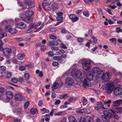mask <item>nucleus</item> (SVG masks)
<instances>
[{
	"label": "nucleus",
	"instance_id": "obj_1",
	"mask_svg": "<svg viewBox=\"0 0 122 122\" xmlns=\"http://www.w3.org/2000/svg\"><path fill=\"white\" fill-rule=\"evenodd\" d=\"M80 62L81 63L83 68L84 70H88L90 69V63L91 62L90 60L84 59H81Z\"/></svg>",
	"mask_w": 122,
	"mask_h": 122
},
{
	"label": "nucleus",
	"instance_id": "obj_2",
	"mask_svg": "<svg viewBox=\"0 0 122 122\" xmlns=\"http://www.w3.org/2000/svg\"><path fill=\"white\" fill-rule=\"evenodd\" d=\"M75 72V76L77 78L81 80L85 76V74L84 71L83 70H73L71 72L72 74Z\"/></svg>",
	"mask_w": 122,
	"mask_h": 122
},
{
	"label": "nucleus",
	"instance_id": "obj_3",
	"mask_svg": "<svg viewBox=\"0 0 122 122\" xmlns=\"http://www.w3.org/2000/svg\"><path fill=\"white\" fill-rule=\"evenodd\" d=\"M114 86V83L112 81H110L102 86L103 90H107L108 93H110L112 91Z\"/></svg>",
	"mask_w": 122,
	"mask_h": 122
},
{
	"label": "nucleus",
	"instance_id": "obj_4",
	"mask_svg": "<svg viewBox=\"0 0 122 122\" xmlns=\"http://www.w3.org/2000/svg\"><path fill=\"white\" fill-rule=\"evenodd\" d=\"M3 51L4 55L5 56H9L10 54L15 53L16 49L15 47L12 46L10 48H5L3 50Z\"/></svg>",
	"mask_w": 122,
	"mask_h": 122
},
{
	"label": "nucleus",
	"instance_id": "obj_5",
	"mask_svg": "<svg viewBox=\"0 0 122 122\" xmlns=\"http://www.w3.org/2000/svg\"><path fill=\"white\" fill-rule=\"evenodd\" d=\"M93 78V75L89 73L88 75H87V79H85L83 82V87L86 88V86H90L91 85V84L90 81L92 80Z\"/></svg>",
	"mask_w": 122,
	"mask_h": 122
},
{
	"label": "nucleus",
	"instance_id": "obj_6",
	"mask_svg": "<svg viewBox=\"0 0 122 122\" xmlns=\"http://www.w3.org/2000/svg\"><path fill=\"white\" fill-rule=\"evenodd\" d=\"M112 116L111 113L107 111H104L101 117L104 122H108L109 119Z\"/></svg>",
	"mask_w": 122,
	"mask_h": 122
},
{
	"label": "nucleus",
	"instance_id": "obj_7",
	"mask_svg": "<svg viewBox=\"0 0 122 122\" xmlns=\"http://www.w3.org/2000/svg\"><path fill=\"white\" fill-rule=\"evenodd\" d=\"M111 76L108 72H106L101 74L100 77L98 79H101L102 82H104L108 81L111 78Z\"/></svg>",
	"mask_w": 122,
	"mask_h": 122
},
{
	"label": "nucleus",
	"instance_id": "obj_8",
	"mask_svg": "<svg viewBox=\"0 0 122 122\" xmlns=\"http://www.w3.org/2000/svg\"><path fill=\"white\" fill-rule=\"evenodd\" d=\"M92 71L93 75L96 76L97 78L100 77V75L102 72L99 68L97 67H94L93 68Z\"/></svg>",
	"mask_w": 122,
	"mask_h": 122
},
{
	"label": "nucleus",
	"instance_id": "obj_9",
	"mask_svg": "<svg viewBox=\"0 0 122 122\" xmlns=\"http://www.w3.org/2000/svg\"><path fill=\"white\" fill-rule=\"evenodd\" d=\"M74 82V80L72 78L68 77L66 79L65 83L66 86H68L67 87L73 85Z\"/></svg>",
	"mask_w": 122,
	"mask_h": 122
},
{
	"label": "nucleus",
	"instance_id": "obj_10",
	"mask_svg": "<svg viewBox=\"0 0 122 122\" xmlns=\"http://www.w3.org/2000/svg\"><path fill=\"white\" fill-rule=\"evenodd\" d=\"M6 97L7 98L4 99V100L5 102L9 101L13 97V93L10 91H8L6 92Z\"/></svg>",
	"mask_w": 122,
	"mask_h": 122
},
{
	"label": "nucleus",
	"instance_id": "obj_11",
	"mask_svg": "<svg viewBox=\"0 0 122 122\" xmlns=\"http://www.w3.org/2000/svg\"><path fill=\"white\" fill-rule=\"evenodd\" d=\"M97 106L94 107L95 109L97 110L102 109V110H105L103 103L101 102H97Z\"/></svg>",
	"mask_w": 122,
	"mask_h": 122
},
{
	"label": "nucleus",
	"instance_id": "obj_12",
	"mask_svg": "<svg viewBox=\"0 0 122 122\" xmlns=\"http://www.w3.org/2000/svg\"><path fill=\"white\" fill-rule=\"evenodd\" d=\"M5 30H8V31L10 33L13 34L17 33V31L15 29L11 28L9 25L6 26L5 28Z\"/></svg>",
	"mask_w": 122,
	"mask_h": 122
},
{
	"label": "nucleus",
	"instance_id": "obj_13",
	"mask_svg": "<svg viewBox=\"0 0 122 122\" xmlns=\"http://www.w3.org/2000/svg\"><path fill=\"white\" fill-rule=\"evenodd\" d=\"M68 15L69 18L71 20L72 22H76L78 20L79 18L76 15L71 14Z\"/></svg>",
	"mask_w": 122,
	"mask_h": 122
},
{
	"label": "nucleus",
	"instance_id": "obj_14",
	"mask_svg": "<svg viewBox=\"0 0 122 122\" xmlns=\"http://www.w3.org/2000/svg\"><path fill=\"white\" fill-rule=\"evenodd\" d=\"M122 93V89L119 87L115 88L114 90V93L116 96L120 95Z\"/></svg>",
	"mask_w": 122,
	"mask_h": 122
},
{
	"label": "nucleus",
	"instance_id": "obj_15",
	"mask_svg": "<svg viewBox=\"0 0 122 122\" xmlns=\"http://www.w3.org/2000/svg\"><path fill=\"white\" fill-rule=\"evenodd\" d=\"M102 101L103 102V105H104L105 108V109H107L108 107H110V104L111 103V100H103Z\"/></svg>",
	"mask_w": 122,
	"mask_h": 122
},
{
	"label": "nucleus",
	"instance_id": "obj_16",
	"mask_svg": "<svg viewBox=\"0 0 122 122\" xmlns=\"http://www.w3.org/2000/svg\"><path fill=\"white\" fill-rule=\"evenodd\" d=\"M15 98L16 101H19L22 100L24 98L23 96L19 93L16 94L15 96Z\"/></svg>",
	"mask_w": 122,
	"mask_h": 122
},
{
	"label": "nucleus",
	"instance_id": "obj_17",
	"mask_svg": "<svg viewBox=\"0 0 122 122\" xmlns=\"http://www.w3.org/2000/svg\"><path fill=\"white\" fill-rule=\"evenodd\" d=\"M26 26V25L23 22H20L16 25L17 28L22 29L25 28Z\"/></svg>",
	"mask_w": 122,
	"mask_h": 122
},
{
	"label": "nucleus",
	"instance_id": "obj_18",
	"mask_svg": "<svg viewBox=\"0 0 122 122\" xmlns=\"http://www.w3.org/2000/svg\"><path fill=\"white\" fill-rule=\"evenodd\" d=\"M25 3L27 5L29 8H32L34 6V3L32 2L31 0H26Z\"/></svg>",
	"mask_w": 122,
	"mask_h": 122
},
{
	"label": "nucleus",
	"instance_id": "obj_19",
	"mask_svg": "<svg viewBox=\"0 0 122 122\" xmlns=\"http://www.w3.org/2000/svg\"><path fill=\"white\" fill-rule=\"evenodd\" d=\"M58 42L56 41H48L47 45L50 46H57L58 45Z\"/></svg>",
	"mask_w": 122,
	"mask_h": 122
},
{
	"label": "nucleus",
	"instance_id": "obj_20",
	"mask_svg": "<svg viewBox=\"0 0 122 122\" xmlns=\"http://www.w3.org/2000/svg\"><path fill=\"white\" fill-rule=\"evenodd\" d=\"M91 118L90 117H81L79 120V122H90Z\"/></svg>",
	"mask_w": 122,
	"mask_h": 122
},
{
	"label": "nucleus",
	"instance_id": "obj_21",
	"mask_svg": "<svg viewBox=\"0 0 122 122\" xmlns=\"http://www.w3.org/2000/svg\"><path fill=\"white\" fill-rule=\"evenodd\" d=\"M122 101V100H118L113 102V106L114 107H117L119 106L120 104Z\"/></svg>",
	"mask_w": 122,
	"mask_h": 122
},
{
	"label": "nucleus",
	"instance_id": "obj_22",
	"mask_svg": "<svg viewBox=\"0 0 122 122\" xmlns=\"http://www.w3.org/2000/svg\"><path fill=\"white\" fill-rule=\"evenodd\" d=\"M36 47H40V49L41 51H44L46 49V48L45 47V46L42 45L41 43L38 44L37 45H36Z\"/></svg>",
	"mask_w": 122,
	"mask_h": 122
},
{
	"label": "nucleus",
	"instance_id": "obj_23",
	"mask_svg": "<svg viewBox=\"0 0 122 122\" xmlns=\"http://www.w3.org/2000/svg\"><path fill=\"white\" fill-rule=\"evenodd\" d=\"M33 14V12L32 10H28L26 12L25 15L27 17H31Z\"/></svg>",
	"mask_w": 122,
	"mask_h": 122
},
{
	"label": "nucleus",
	"instance_id": "obj_24",
	"mask_svg": "<svg viewBox=\"0 0 122 122\" xmlns=\"http://www.w3.org/2000/svg\"><path fill=\"white\" fill-rule=\"evenodd\" d=\"M68 119L69 122H77L74 117L73 116H71L68 118Z\"/></svg>",
	"mask_w": 122,
	"mask_h": 122
},
{
	"label": "nucleus",
	"instance_id": "obj_25",
	"mask_svg": "<svg viewBox=\"0 0 122 122\" xmlns=\"http://www.w3.org/2000/svg\"><path fill=\"white\" fill-rule=\"evenodd\" d=\"M88 111L87 109L86 108L79 109L76 111V112L77 113H86Z\"/></svg>",
	"mask_w": 122,
	"mask_h": 122
},
{
	"label": "nucleus",
	"instance_id": "obj_26",
	"mask_svg": "<svg viewBox=\"0 0 122 122\" xmlns=\"http://www.w3.org/2000/svg\"><path fill=\"white\" fill-rule=\"evenodd\" d=\"M14 112L17 114H20L22 113V111L21 109L20 108H16L14 110Z\"/></svg>",
	"mask_w": 122,
	"mask_h": 122
},
{
	"label": "nucleus",
	"instance_id": "obj_27",
	"mask_svg": "<svg viewBox=\"0 0 122 122\" xmlns=\"http://www.w3.org/2000/svg\"><path fill=\"white\" fill-rule=\"evenodd\" d=\"M6 91V89L3 87H0V95H3Z\"/></svg>",
	"mask_w": 122,
	"mask_h": 122
},
{
	"label": "nucleus",
	"instance_id": "obj_28",
	"mask_svg": "<svg viewBox=\"0 0 122 122\" xmlns=\"http://www.w3.org/2000/svg\"><path fill=\"white\" fill-rule=\"evenodd\" d=\"M24 56V54H18L16 56L17 58L20 60H21L23 59V57Z\"/></svg>",
	"mask_w": 122,
	"mask_h": 122
},
{
	"label": "nucleus",
	"instance_id": "obj_29",
	"mask_svg": "<svg viewBox=\"0 0 122 122\" xmlns=\"http://www.w3.org/2000/svg\"><path fill=\"white\" fill-rule=\"evenodd\" d=\"M81 101L82 102L83 104L84 105H86L88 103L87 100L85 99L84 97H83L81 98Z\"/></svg>",
	"mask_w": 122,
	"mask_h": 122
},
{
	"label": "nucleus",
	"instance_id": "obj_30",
	"mask_svg": "<svg viewBox=\"0 0 122 122\" xmlns=\"http://www.w3.org/2000/svg\"><path fill=\"white\" fill-rule=\"evenodd\" d=\"M30 17L26 16L23 20L26 22L29 23L30 20Z\"/></svg>",
	"mask_w": 122,
	"mask_h": 122
},
{
	"label": "nucleus",
	"instance_id": "obj_31",
	"mask_svg": "<svg viewBox=\"0 0 122 122\" xmlns=\"http://www.w3.org/2000/svg\"><path fill=\"white\" fill-rule=\"evenodd\" d=\"M58 86L59 85L58 83L55 82L54 83L52 88L53 89H56L58 88Z\"/></svg>",
	"mask_w": 122,
	"mask_h": 122
},
{
	"label": "nucleus",
	"instance_id": "obj_32",
	"mask_svg": "<svg viewBox=\"0 0 122 122\" xmlns=\"http://www.w3.org/2000/svg\"><path fill=\"white\" fill-rule=\"evenodd\" d=\"M51 9L53 10H55L57 8V5L56 4H53L51 5Z\"/></svg>",
	"mask_w": 122,
	"mask_h": 122
},
{
	"label": "nucleus",
	"instance_id": "obj_33",
	"mask_svg": "<svg viewBox=\"0 0 122 122\" xmlns=\"http://www.w3.org/2000/svg\"><path fill=\"white\" fill-rule=\"evenodd\" d=\"M65 114V112L63 111L58 112L56 113L55 115L56 116H62L64 115Z\"/></svg>",
	"mask_w": 122,
	"mask_h": 122
},
{
	"label": "nucleus",
	"instance_id": "obj_34",
	"mask_svg": "<svg viewBox=\"0 0 122 122\" xmlns=\"http://www.w3.org/2000/svg\"><path fill=\"white\" fill-rule=\"evenodd\" d=\"M36 73L37 74H39V76L41 77L43 76V73L41 71H40L39 70H37L36 71Z\"/></svg>",
	"mask_w": 122,
	"mask_h": 122
},
{
	"label": "nucleus",
	"instance_id": "obj_35",
	"mask_svg": "<svg viewBox=\"0 0 122 122\" xmlns=\"http://www.w3.org/2000/svg\"><path fill=\"white\" fill-rule=\"evenodd\" d=\"M41 111L43 112L42 113H48L49 112V110L48 109H47L45 108H43L41 109Z\"/></svg>",
	"mask_w": 122,
	"mask_h": 122
},
{
	"label": "nucleus",
	"instance_id": "obj_36",
	"mask_svg": "<svg viewBox=\"0 0 122 122\" xmlns=\"http://www.w3.org/2000/svg\"><path fill=\"white\" fill-rule=\"evenodd\" d=\"M116 112L119 113H122V108H117L116 109Z\"/></svg>",
	"mask_w": 122,
	"mask_h": 122
},
{
	"label": "nucleus",
	"instance_id": "obj_37",
	"mask_svg": "<svg viewBox=\"0 0 122 122\" xmlns=\"http://www.w3.org/2000/svg\"><path fill=\"white\" fill-rule=\"evenodd\" d=\"M44 23H43L41 24V26L38 29H37V30L35 31L34 32H36L40 31L43 28L44 26Z\"/></svg>",
	"mask_w": 122,
	"mask_h": 122
},
{
	"label": "nucleus",
	"instance_id": "obj_38",
	"mask_svg": "<svg viewBox=\"0 0 122 122\" xmlns=\"http://www.w3.org/2000/svg\"><path fill=\"white\" fill-rule=\"evenodd\" d=\"M36 111H37V110L36 109L32 108L30 110V113L33 115H34L36 113Z\"/></svg>",
	"mask_w": 122,
	"mask_h": 122
},
{
	"label": "nucleus",
	"instance_id": "obj_39",
	"mask_svg": "<svg viewBox=\"0 0 122 122\" xmlns=\"http://www.w3.org/2000/svg\"><path fill=\"white\" fill-rule=\"evenodd\" d=\"M115 31L117 33H119L120 32H122V29H121L120 27L116 28L115 29Z\"/></svg>",
	"mask_w": 122,
	"mask_h": 122
},
{
	"label": "nucleus",
	"instance_id": "obj_40",
	"mask_svg": "<svg viewBox=\"0 0 122 122\" xmlns=\"http://www.w3.org/2000/svg\"><path fill=\"white\" fill-rule=\"evenodd\" d=\"M113 114H112L113 115V117L115 119H118L119 118V117L117 115V114H116L115 113H114L113 112H112Z\"/></svg>",
	"mask_w": 122,
	"mask_h": 122
},
{
	"label": "nucleus",
	"instance_id": "obj_41",
	"mask_svg": "<svg viewBox=\"0 0 122 122\" xmlns=\"http://www.w3.org/2000/svg\"><path fill=\"white\" fill-rule=\"evenodd\" d=\"M24 77L26 80H28L29 79L30 76L28 73H26L25 74Z\"/></svg>",
	"mask_w": 122,
	"mask_h": 122
},
{
	"label": "nucleus",
	"instance_id": "obj_42",
	"mask_svg": "<svg viewBox=\"0 0 122 122\" xmlns=\"http://www.w3.org/2000/svg\"><path fill=\"white\" fill-rule=\"evenodd\" d=\"M7 36V34L5 33H0V38H1Z\"/></svg>",
	"mask_w": 122,
	"mask_h": 122
},
{
	"label": "nucleus",
	"instance_id": "obj_43",
	"mask_svg": "<svg viewBox=\"0 0 122 122\" xmlns=\"http://www.w3.org/2000/svg\"><path fill=\"white\" fill-rule=\"evenodd\" d=\"M60 46L61 47L64 49H66L67 47L66 45L63 43H61L60 44Z\"/></svg>",
	"mask_w": 122,
	"mask_h": 122
},
{
	"label": "nucleus",
	"instance_id": "obj_44",
	"mask_svg": "<svg viewBox=\"0 0 122 122\" xmlns=\"http://www.w3.org/2000/svg\"><path fill=\"white\" fill-rule=\"evenodd\" d=\"M57 30V29L56 27H54L51 28L50 31L51 32H53L56 31Z\"/></svg>",
	"mask_w": 122,
	"mask_h": 122
},
{
	"label": "nucleus",
	"instance_id": "obj_45",
	"mask_svg": "<svg viewBox=\"0 0 122 122\" xmlns=\"http://www.w3.org/2000/svg\"><path fill=\"white\" fill-rule=\"evenodd\" d=\"M77 40L78 42L80 43L84 41V39L81 38H78Z\"/></svg>",
	"mask_w": 122,
	"mask_h": 122
},
{
	"label": "nucleus",
	"instance_id": "obj_46",
	"mask_svg": "<svg viewBox=\"0 0 122 122\" xmlns=\"http://www.w3.org/2000/svg\"><path fill=\"white\" fill-rule=\"evenodd\" d=\"M29 104V102L28 101H27L25 104L24 105V108L26 109L28 107Z\"/></svg>",
	"mask_w": 122,
	"mask_h": 122
},
{
	"label": "nucleus",
	"instance_id": "obj_47",
	"mask_svg": "<svg viewBox=\"0 0 122 122\" xmlns=\"http://www.w3.org/2000/svg\"><path fill=\"white\" fill-rule=\"evenodd\" d=\"M92 38L94 40L93 43H96L97 42V39L93 36H92Z\"/></svg>",
	"mask_w": 122,
	"mask_h": 122
},
{
	"label": "nucleus",
	"instance_id": "obj_48",
	"mask_svg": "<svg viewBox=\"0 0 122 122\" xmlns=\"http://www.w3.org/2000/svg\"><path fill=\"white\" fill-rule=\"evenodd\" d=\"M15 39V40L17 41H22L23 40V38L20 37L16 38Z\"/></svg>",
	"mask_w": 122,
	"mask_h": 122
},
{
	"label": "nucleus",
	"instance_id": "obj_49",
	"mask_svg": "<svg viewBox=\"0 0 122 122\" xmlns=\"http://www.w3.org/2000/svg\"><path fill=\"white\" fill-rule=\"evenodd\" d=\"M51 49L52 50L57 51L59 50L58 47L55 46L52 47L51 48Z\"/></svg>",
	"mask_w": 122,
	"mask_h": 122
},
{
	"label": "nucleus",
	"instance_id": "obj_50",
	"mask_svg": "<svg viewBox=\"0 0 122 122\" xmlns=\"http://www.w3.org/2000/svg\"><path fill=\"white\" fill-rule=\"evenodd\" d=\"M11 81L14 83H16L18 81V80L17 79L15 78H12L11 80Z\"/></svg>",
	"mask_w": 122,
	"mask_h": 122
},
{
	"label": "nucleus",
	"instance_id": "obj_51",
	"mask_svg": "<svg viewBox=\"0 0 122 122\" xmlns=\"http://www.w3.org/2000/svg\"><path fill=\"white\" fill-rule=\"evenodd\" d=\"M50 38L51 39L56 40V37L55 36L51 35L50 37Z\"/></svg>",
	"mask_w": 122,
	"mask_h": 122
},
{
	"label": "nucleus",
	"instance_id": "obj_52",
	"mask_svg": "<svg viewBox=\"0 0 122 122\" xmlns=\"http://www.w3.org/2000/svg\"><path fill=\"white\" fill-rule=\"evenodd\" d=\"M57 19L59 21H61L63 20V17L62 16H58L56 17Z\"/></svg>",
	"mask_w": 122,
	"mask_h": 122
},
{
	"label": "nucleus",
	"instance_id": "obj_53",
	"mask_svg": "<svg viewBox=\"0 0 122 122\" xmlns=\"http://www.w3.org/2000/svg\"><path fill=\"white\" fill-rule=\"evenodd\" d=\"M12 76L11 73L10 72H8L7 74L6 77L8 78L11 77Z\"/></svg>",
	"mask_w": 122,
	"mask_h": 122
},
{
	"label": "nucleus",
	"instance_id": "obj_54",
	"mask_svg": "<svg viewBox=\"0 0 122 122\" xmlns=\"http://www.w3.org/2000/svg\"><path fill=\"white\" fill-rule=\"evenodd\" d=\"M19 69L21 71H23L25 69V67L24 66H21L20 67Z\"/></svg>",
	"mask_w": 122,
	"mask_h": 122
},
{
	"label": "nucleus",
	"instance_id": "obj_55",
	"mask_svg": "<svg viewBox=\"0 0 122 122\" xmlns=\"http://www.w3.org/2000/svg\"><path fill=\"white\" fill-rule=\"evenodd\" d=\"M83 14L84 16L86 17H88L89 16L88 13L87 12H85L83 13Z\"/></svg>",
	"mask_w": 122,
	"mask_h": 122
},
{
	"label": "nucleus",
	"instance_id": "obj_56",
	"mask_svg": "<svg viewBox=\"0 0 122 122\" xmlns=\"http://www.w3.org/2000/svg\"><path fill=\"white\" fill-rule=\"evenodd\" d=\"M26 92L29 93H32V91L31 89L27 88L25 90Z\"/></svg>",
	"mask_w": 122,
	"mask_h": 122
},
{
	"label": "nucleus",
	"instance_id": "obj_57",
	"mask_svg": "<svg viewBox=\"0 0 122 122\" xmlns=\"http://www.w3.org/2000/svg\"><path fill=\"white\" fill-rule=\"evenodd\" d=\"M12 121L13 122H20V120L19 119L17 118L13 119Z\"/></svg>",
	"mask_w": 122,
	"mask_h": 122
},
{
	"label": "nucleus",
	"instance_id": "obj_58",
	"mask_svg": "<svg viewBox=\"0 0 122 122\" xmlns=\"http://www.w3.org/2000/svg\"><path fill=\"white\" fill-rule=\"evenodd\" d=\"M49 4L48 3H46L44 1H43L42 3L43 6H47L49 5Z\"/></svg>",
	"mask_w": 122,
	"mask_h": 122
},
{
	"label": "nucleus",
	"instance_id": "obj_59",
	"mask_svg": "<svg viewBox=\"0 0 122 122\" xmlns=\"http://www.w3.org/2000/svg\"><path fill=\"white\" fill-rule=\"evenodd\" d=\"M53 55V52L52 51H50L48 53V55L50 57L52 56Z\"/></svg>",
	"mask_w": 122,
	"mask_h": 122
},
{
	"label": "nucleus",
	"instance_id": "obj_60",
	"mask_svg": "<svg viewBox=\"0 0 122 122\" xmlns=\"http://www.w3.org/2000/svg\"><path fill=\"white\" fill-rule=\"evenodd\" d=\"M61 102V101L59 100H58L56 101L55 102L54 104L55 105H57L59 104Z\"/></svg>",
	"mask_w": 122,
	"mask_h": 122
},
{
	"label": "nucleus",
	"instance_id": "obj_61",
	"mask_svg": "<svg viewBox=\"0 0 122 122\" xmlns=\"http://www.w3.org/2000/svg\"><path fill=\"white\" fill-rule=\"evenodd\" d=\"M51 92H52V95H51V97L52 98H55V94H54V90L53 89L51 90Z\"/></svg>",
	"mask_w": 122,
	"mask_h": 122
},
{
	"label": "nucleus",
	"instance_id": "obj_62",
	"mask_svg": "<svg viewBox=\"0 0 122 122\" xmlns=\"http://www.w3.org/2000/svg\"><path fill=\"white\" fill-rule=\"evenodd\" d=\"M59 62L63 63L64 62V61L60 57L58 61Z\"/></svg>",
	"mask_w": 122,
	"mask_h": 122
},
{
	"label": "nucleus",
	"instance_id": "obj_63",
	"mask_svg": "<svg viewBox=\"0 0 122 122\" xmlns=\"http://www.w3.org/2000/svg\"><path fill=\"white\" fill-rule=\"evenodd\" d=\"M58 65V63L57 62H54L52 63V65L54 66H57Z\"/></svg>",
	"mask_w": 122,
	"mask_h": 122
},
{
	"label": "nucleus",
	"instance_id": "obj_64",
	"mask_svg": "<svg viewBox=\"0 0 122 122\" xmlns=\"http://www.w3.org/2000/svg\"><path fill=\"white\" fill-rule=\"evenodd\" d=\"M18 81L20 82H22L24 81V79L22 77H19L18 79Z\"/></svg>",
	"mask_w": 122,
	"mask_h": 122
}]
</instances>
